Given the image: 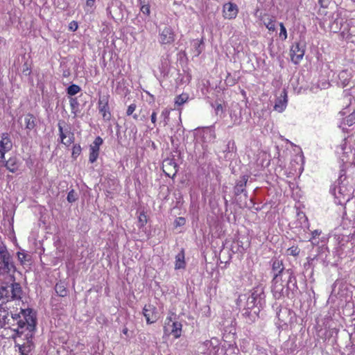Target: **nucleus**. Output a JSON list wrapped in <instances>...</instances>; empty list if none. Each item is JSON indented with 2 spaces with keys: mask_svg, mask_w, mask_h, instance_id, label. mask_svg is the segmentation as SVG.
<instances>
[{
  "mask_svg": "<svg viewBox=\"0 0 355 355\" xmlns=\"http://www.w3.org/2000/svg\"><path fill=\"white\" fill-rule=\"evenodd\" d=\"M336 153L343 163L355 165V138L349 137L343 139L336 148Z\"/></svg>",
  "mask_w": 355,
  "mask_h": 355,
  "instance_id": "f257e3e1",
  "label": "nucleus"
},
{
  "mask_svg": "<svg viewBox=\"0 0 355 355\" xmlns=\"http://www.w3.org/2000/svg\"><path fill=\"white\" fill-rule=\"evenodd\" d=\"M265 295L263 292V288L261 286H257L254 288L252 294L246 297L245 295H240L238 299V304L243 300H246L245 305V311L243 313L245 316L250 317L251 315V312L249 311L250 309H253L256 306H261L263 302L264 301Z\"/></svg>",
  "mask_w": 355,
  "mask_h": 355,
  "instance_id": "f03ea898",
  "label": "nucleus"
},
{
  "mask_svg": "<svg viewBox=\"0 0 355 355\" xmlns=\"http://www.w3.org/2000/svg\"><path fill=\"white\" fill-rule=\"evenodd\" d=\"M182 324L175 320V315L168 316L164 324V333L166 336L173 335L175 338H179L182 335Z\"/></svg>",
  "mask_w": 355,
  "mask_h": 355,
  "instance_id": "7ed1b4c3",
  "label": "nucleus"
},
{
  "mask_svg": "<svg viewBox=\"0 0 355 355\" xmlns=\"http://www.w3.org/2000/svg\"><path fill=\"white\" fill-rule=\"evenodd\" d=\"M333 194L336 198V203L345 205L353 196V189L352 187L340 184L334 189Z\"/></svg>",
  "mask_w": 355,
  "mask_h": 355,
  "instance_id": "20e7f679",
  "label": "nucleus"
},
{
  "mask_svg": "<svg viewBox=\"0 0 355 355\" xmlns=\"http://www.w3.org/2000/svg\"><path fill=\"white\" fill-rule=\"evenodd\" d=\"M292 282H287V279L284 280V277L281 275H275L272 279V291L275 297L280 298L287 293L285 286H288Z\"/></svg>",
  "mask_w": 355,
  "mask_h": 355,
  "instance_id": "39448f33",
  "label": "nucleus"
},
{
  "mask_svg": "<svg viewBox=\"0 0 355 355\" xmlns=\"http://www.w3.org/2000/svg\"><path fill=\"white\" fill-rule=\"evenodd\" d=\"M294 313L289 309L282 307L277 313V324L279 328L285 329L289 323L292 322Z\"/></svg>",
  "mask_w": 355,
  "mask_h": 355,
  "instance_id": "423d86ee",
  "label": "nucleus"
},
{
  "mask_svg": "<svg viewBox=\"0 0 355 355\" xmlns=\"http://www.w3.org/2000/svg\"><path fill=\"white\" fill-rule=\"evenodd\" d=\"M16 271V268L14 266V271L11 274L12 279L11 281L4 280L0 279V282L4 284H10V299H20L21 294V288L18 283L15 282V273Z\"/></svg>",
  "mask_w": 355,
  "mask_h": 355,
  "instance_id": "0eeeda50",
  "label": "nucleus"
},
{
  "mask_svg": "<svg viewBox=\"0 0 355 355\" xmlns=\"http://www.w3.org/2000/svg\"><path fill=\"white\" fill-rule=\"evenodd\" d=\"M305 53V45L296 42L291 48L290 55L292 62L297 64L301 62Z\"/></svg>",
  "mask_w": 355,
  "mask_h": 355,
  "instance_id": "6e6552de",
  "label": "nucleus"
},
{
  "mask_svg": "<svg viewBox=\"0 0 355 355\" xmlns=\"http://www.w3.org/2000/svg\"><path fill=\"white\" fill-rule=\"evenodd\" d=\"M109 95L105 94L99 97L98 110L105 121H110L111 119V112L109 107Z\"/></svg>",
  "mask_w": 355,
  "mask_h": 355,
  "instance_id": "1a4fd4ad",
  "label": "nucleus"
},
{
  "mask_svg": "<svg viewBox=\"0 0 355 355\" xmlns=\"http://www.w3.org/2000/svg\"><path fill=\"white\" fill-rule=\"evenodd\" d=\"M175 40V34L170 26H165L159 33V42L161 44H171Z\"/></svg>",
  "mask_w": 355,
  "mask_h": 355,
  "instance_id": "9d476101",
  "label": "nucleus"
},
{
  "mask_svg": "<svg viewBox=\"0 0 355 355\" xmlns=\"http://www.w3.org/2000/svg\"><path fill=\"white\" fill-rule=\"evenodd\" d=\"M12 148V143L8 133H3L0 140V162H4L5 154Z\"/></svg>",
  "mask_w": 355,
  "mask_h": 355,
  "instance_id": "9b49d317",
  "label": "nucleus"
},
{
  "mask_svg": "<svg viewBox=\"0 0 355 355\" xmlns=\"http://www.w3.org/2000/svg\"><path fill=\"white\" fill-rule=\"evenodd\" d=\"M272 270L276 272L275 275H281L284 277V280L287 279V282H293V279H295L288 270H284L282 261L276 259L273 261Z\"/></svg>",
  "mask_w": 355,
  "mask_h": 355,
  "instance_id": "f8f14e48",
  "label": "nucleus"
},
{
  "mask_svg": "<svg viewBox=\"0 0 355 355\" xmlns=\"http://www.w3.org/2000/svg\"><path fill=\"white\" fill-rule=\"evenodd\" d=\"M63 123H64L63 121H60L58 124L60 137L61 142L65 146H69L73 142V134L69 130L64 129L62 126Z\"/></svg>",
  "mask_w": 355,
  "mask_h": 355,
  "instance_id": "ddd939ff",
  "label": "nucleus"
},
{
  "mask_svg": "<svg viewBox=\"0 0 355 355\" xmlns=\"http://www.w3.org/2000/svg\"><path fill=\"white\" fill-rule=\"evenodd\" d=\"M103 142V139L101 137H97L90 145L89 160L91 163H94L96 161L99 155L100 146L102 145Z\"/></svg>",
  "mask_w": 355,
  "mask_h": 355,
  "instance_id": "4468645a",
  "label": "nucleus"
},
{
  "mask_svg": "<svg viewBox=\"0 0 355 355\" xmlns=\"http://www.w3.org/2000/svg\"><path fill=\"white\" fill-rule=\"evenodd\" d=\"M162 169L169 178H173L178 172V165L172 159H166L163 162Z\"/></svg>",
  "mask_w": 355,
  "mask_h": 355,
  "instance_id": "2eb2a0df",
  "label": "nucleus"
},
{
  "mask_svg": "<svg viewBox=\"0 0 355 355\" xmlns=\"http://www.w3.org/2000/svg\"><path fill=\"white\" fill-rule=\"evenodd\" d=\"M143 314L148 324H153L157 320L156 308L152 304L145 305L143 309Z\"/></svg>",
  "mask_w": 355,
  "mask_h": 355,
  "instance_id": "dca6fc26",
  "label": "nucleus"
},
{
  "mask_svg": "<svg viewBox=\"0 0 355 355\" xmlns=\"http://www.w3.org/2000/svg\"><path fill=\"white\" fill-rule=\"evenodd\" d=\"M223 16L226 19H232L237 16L238 6L233 3L229 2L223 6Z\"/></svg>",
  "mask_w": 355,
  "mask_h": 355,
  "instance_id": "f3484780",
  "label": "nucleus"
},
{
  "mask_svg": "<svg viewBox=\"0 0 355 355\" xmlns=\"http://www.w3.org/2000/svg\"><path fill=\"white\" fill-rule=\"evenodd\" d=\"M349 24H344V19L337 15L336 17L333 20L330 24V29L334 33H337L343 28V33H346L347 27L349 26Z\"/></svg>",
  "mask_w": 355,
  "mask_h": 355,
  "instance_id": "a211bd4d",
  "label": "nucleus"
},
{
  "mask_svg": "<svg viewBox=\"0 0 355 355\" xmlns=\"http://www.w3.org/2000/svg\"><path fill=\"white\" fill-rule=\"evenodd\" d=\"M287 103V92L286 89H284L281 94V96L277 98L275 101L274 110L278 112H282L286 109Z\"/></svg>",
  "mask_w": 355,
  "mask_h": 355,
  "instance_id": "6ab92c4d",
  "label": "nucleus"
},
{
  "mask_svg": "<svg viewBox=\"0 0 355 355\" xmlns=\"http://www.w3.org/2000/svg\"><path fill=\"white\" fill-rule=\"evenodd\" d=\"M25 129L27 132L33 130L36 125V118L31 114H27L24 116Z\"/></svg>",
  "mask_w": 355,
  "mask_h": 355,
  "instance_id": "aec40b11",
  "label": "nucleus"
},
{
  "mask_svg": "<svg viewBox=\"0 0 355 355\" xmlns=\"http://www.w3.org/2000/svg\"><path fill=\"white\" fill-rule=\"evenodd\" d=\"M0 164H2V165L6 167V168L12 173L17 171L19 167L17 157H10L8 161L0 162Z\"/></svg>",
  "mask_w": 355,
  "mask_h": 355,
  "instance_id": "412c9836",
  "label": "nucleus"
},
{
  "mask_svg": "<svg viewBox=\"0 0 355 355\" xmlns=\"http://www.w3.org/2000/svg\"><path fill=\"white\" fill-rule=\"evenodd\" d=\"M11 319L13 321H17V327L15 329L17 333H23L22 329L27 324L28 320L26 318L25 320H21L20 316L18 314L11 313Z\"/></svg>",
  "mask_w": 355,
  "mask_h": 355,
  "instance_id": "4be33fe9",
  "label": "nucleus"
},
{
  "mask_svg": "<svg viewBox=\"0 0 355 355\" xmlns=\"http://www.w3.org/2000/svg\"><path fill=\"white\" fill-rule=\"evenodd\" d=\"M297 223H299L300 227L304 230L309 229L308 218L303 212H299L297 214Z\"/></svg>",
  "mask_w": 355,
  "mask_h": 355,
  "instance_id": "5701e85b",
  "label": "nucleus"
},
{
  "mask_svg": "<svg viewBox=\"0 0 355 355\" xmlns=\"http://www.w3.org/2000/svg\"><path fill=\"white\" fill-rule=\"evenodd\" d=\"M6 286H2L0 288V300H2V302L4 300L8 302L10 299V284H6Z\"/></svg>",
  "mask_w": 355,
  "mask_h": 355,
  "instance_id": "b1692460",
  "label": "nucleus"
},
{
  "mask_svg": "<svg viewBox=\"0 0 355 355\" xmlns=\"http://www.w3.org/2000/svg\"><path fill=\"white\" fill-rule=\"evenodd\" d=\"M202 45H203L202 39L200 40H194L193 41L192 46H193V49L192 51H193V56L198 57L202 53V49H203Z\"/></svg>",
  "mask_w": 355,
  "mask_h": 355,
  "instance_id": "393cba45",
  "label": "nucleus"
},
{
  "mask_svg": "<svg viewBox=\"0 0 355 355\" xmlns=\"http://www.w3.org/2000/svg\"><path fill=\"white\" fill-rule=\"evenodd\" d=\"M247 182L248 177L246 176H243L241 179L238 181L234 187V192L236 195H239L244 191Z\"/></svg>",
  "mask_w": 355,
  "mask_h": 355,
  "instance_id": "a878e982",
  "label": "nucleus"
},
{
  "mask_svg": "<svg viewBox=\"0 0 355 355\" xmlns=\"http://www.w3.org/2000/svg\"><path fill=\"white\" fill-rule=\"evenodd\" d=\"M184 267H185L184 254L183 251H181L175 257V268L176 270H178V269L184 268Z\"/></svg>",
  "mask_w": 355,
  "mask_h": 355,
  "instance_id": "bb28decb",
  "label": "nucleus"
},
{
  "mask_svg": "<svg viewBox=\"0 0 355 355\" xmlns=\"http://www.w3.org/2000/svg\"><path fill=\"white\" fill-rule=\"evenodd\" d=\"M9 312L4 309H0V322L1 328L3 327L6 324H9L10 321V318H9Z\"/></svg>",
  "mask_w": 355,
  "mask_h": 355,
  "instance_id": "cd10ccee",
  "label": "nucleus"
},
{
  "mask_svg": "<svg viewBox=\"0 0 355 355\" xmlns=\"http://www.w3.org/2000/svg\"><path fill=\"white\" fill-rule=\"evenodd\" d=\"M55 293L60 297H65L67 295V290L64 282H60L55 286Z\"/></svg>",
  "mask_w": 355,
  "mask_h": 355,
  "instance_id": "c85d7f7f",
  "label": "nucleus"
},
{
  "mask_svg": "<svg viewBox=\"0 0 355 355\" xmlns=\"http://www.w3.org/2000/svg\"><path fill=\"white\" fill-rule=\"evenodd\" d=\"M69 104L71 107V113H73L75 116H76L80 112L79 109V103L76 98L70 97L69 98Z\"/></svg>",
  "mask_w": 355,
  "mask_h": 355,
  "instance_id": "c756f323",
  "label": "nucleus"
},
{
  "mask_svg": "<svg viewBox=\"0 0 355 355\" xmlns=\"http://www.w3.org/2000/svg\"><path fill=\"white\" fill-rule=\"evenodd\" d=\"M189 98V96L187 93H182L180 95H178L175 98V105L176 107H180L187 103Z\"/></svg>",
  "mask_w": 355,
  "mask_h": 355,
  "instance_id": "7c9ffc66",
  "label": "nucleus"
},
{
  "mask_svg": "<svg viewBox=\"0 0 355 355\" xmlns=\"http://www.w3.org/2000/svg\"><path fill=\"white\" fill-rule=\"evenodd\" d=\"M263 23L270 31H275V20L273 17H267L263 19Z\"/></svg>",
  "mask_w": 355,
  "mask_h": 355,
  "instance_id": "2f4dec72",
  "label": "nucleus"
},
{
  "mask_svg": "<svg viewBox=\"0 0 355 355\" xmlns=\"http://www.w3.org/2000/svg\"><path fill=\"white\" fill-rule=\"evenodd\" d=\"M140 10L143 14L149 15H150V6L148 5V0H139Z\"/></svg>",
  "mask_w": 355,
  "mask_h": 355,
  "instance_id": "473e14b6",
  "label": "nucleus"
},
{
  "mask_svg": "<svg viewBox=\"0 0 355 355\" xmlns=\"http://www.w3.org/2000/svg\"><path fill=\"white\" fill-rule=\"evenodd\" d=\"M80 91V87L77 85H71L67 88V93L71 96L76 95Z\"/></svg>",
  "mask_w": 355,
  "mask_h": 355,
  "instance_id": "72a5a7b5",
  "label": "nucleus"
},
{
  "mask_svg": "<svg viewBox=\"0 0 355 355\" xmlns=\"http://www.w3.org/2000/svg\"><path fill=\"white\" fill-rule=\"evenodd\" d=\"M54 3L60 10L67 9L69 5L67 0H54Z\"/></svg>",
  "mask_w": 355,
  "mask_h": 355,
  "instance_id": "f704fd0d",
  "label": "nucleus"
},
{
  "mask_svg": "<svg viewBox=\"0 0 355 355\" xmlns=\"http://www.w3.org/2000/svg\"><path fill=\"white\" fill-rule=\"evenodd\" d=\"M300 252V249L297 246H291L287 250V254L291 255L293 257H297L299 255Z\"/></svg>",
  "mask_w": 355,
  "mask_h": 355,
  "instance_id": "c9c22d12",
  "label": "nucleus"
},
{
  "mask_svg": "<svg viewBox=\"0 0 355 355\" xmlns=\"http://www.w3.org/2000/svg\"><path fill=\"white\" fill-rule=\"evenodd\" d=\"M280 33L279 37L282 40H286L287 38V31L283 23H279Z\"/></svg>",
  "mask_w": 355,
  "mask_h": 355,
  "instance_id": "e433bc0d",
  "label": "nucleus"
},
{
  "mask_svg": "<svg viewBox=\"0 0 355 355\" xmlns=\"http://www.w3.org/2000/svg\"><path fill=\"white\" fill-rule=\"evenodd\" d=\"M345 123L349 126L355 123V110L345 119Z\"/></svg>",
  "mask_w": 355,
  "mask_h": 355,
  "instance_id": "4c0bfd02",
  "label": "nucleus"
},
{
  "mask_svg": "<svg viewBox=\"0 0 355 355\" xmlns=\"http://www.w3.org/2000/svg\"><path fill=\"white\" fill-rule=\"evenodd\" d=\"M322 232L320 230H315L311 232V238L309 240L312 243L313 245H316V242H315V239L317 236H319L321 234Z\"/></svg>",
  "mask_w": 355,
  "mask_h": 355,
  "instance_id": "58836bf2",
  "label": "nucleus"
},
{
  "mask_svg": "<svg viewBox=\"0 0 355 355\" xmlns=\"http://www.w3.org/2000/svg\"><path fill=\"white\" fill-rule=\"evenodd\" d=\"M170 111L165 108L161 113V117L164 119V125L167 124L169 118Z\"/></svg>",
  "mask_w": 355,
  "mask_h": 355,
  "instance_id": "ea45409f",
  "label": "nucleus"
},
{
  "mask_svg": "<svg viewBox=\"0 0 355 355\" xmlns=\"http://www.w3.org/2000/svg\"><path fill=\"white\" fill-rule=\"evenodd\" d=\"M28 255L24 252H17V258L21 264H24L27 261Z\"/></svg>",
  "mask_w": 355,
  "mask_h": 355,
  "instance_id": "a19ab883",
  "label": "nucleus"
},
{
  "mask_svg": "<svg viewBox=\"0 0 355 355\" xmlns=\"http://www.w3.org/2000/svg\"><path fill=\"white\" fill-rule=\"evenodd\" d=\"M67 200L69 202H75L76 200V193L73 190H71L70 191L69 193H68V195H67Z\"/></svg>",
  "mask_w": 355,
  "mask_h": 355,
  "instance_id": "79ce46f5",
  "label": "nucleus"
},
{
  "mask_svg": "<svg viewBox=\"0 0 355 355\" xmlns=\"http://www.w3.org/2000/svg\"><path fill=\"white\" fill-rule=\"evenodd\" d=\"M157 115V110L156 109L153 111L151 116H150L151 123L153 124L154 127L156 126Z\"/></svg>",
  "mask_w": 355,
  "mask_h": 355,
  "instance_id": "37998d69",
  "label": "nucleus"
},
{
  "mask_svg": "<svg viewBox=\"0 0 355 355\" xmlns=\"http://www.w3.org/2000/svg\"><path fill=\"white\" fill-rule=\"evenodd\" d=\"M136 105L135 103H132V104H130L128 109H127V111H126V114L128 116H130L132 114V113L135 112V110H136Z\"/></svg>",
  "mask_w": 355,
  "mask_h": 355,
  "instance_id": "c03bdc74",
  "label": "nucleus"
},
{
  "mask_svg": "<svg viewBox=\"0 0 355 355\" xmlns=\"http://www.w3.org/2000/svg\"><path fill=\"white\" fill-rule=\"evenodd\" d=\"M80 152H81V148L80 146H73V152H72L73 155H80Z\"/></svg>",
  "mask_w": 355,
  "mask_h": 355,
  "instance_id": "a18cd8bd",
  "label": "nucleus"
},
{
  "mask_svg": "<svg viewBox=\"0 0 355 355\" xmlns=\"http://www.w3.org/2000/svg\"><path fill=\"white\" fill-rule=\"evenodd\" d=\"M331 0H319V3L323 8H327Z\"/></svg>",
  "mask_w": 355,
  "mask_h": 355,
  "instance_id": "49530a36",
  "label": "nucleus"
},
{
  "mask_svg": "<svg viewBox=\"0 0 355 355\" xmlns=\"http://www.w3.org/2000/svg\"><path fill=\"white\" fill-rule=\"evenodd\" d=\"M176 225H183L185 223V219L182 217H179L175 220Z\"/></svg>",
  "mask_w": 355,
  "mask_h": 355,
  "instance_id": "de8ad7c7",
  "label": "nucleus"
},
{
  "mask_svg": "<svg viewBox=\"0 0 355 355\" xmlns=\"http://www.w3.org/2000/svg\"><path fill=\"white\" fill-rule=\"evenodd\" d=\"M95 4V0H86V6L87 7L93 8Z\"/></svg>",
  "mask_w": 355,
  "mask_h": 355,
  "instance_id": "09e8293b",
  "label": "nucleus"
},
{
  "mask_svg": "<svg viewBox=\"0 0 355 355\" xmlns=\"http://www.w3.org/2000/svg\"><path fill=\"white\" fill-rule=\"evenodd\" d=\"M212 345V343L210 340H206L202 344V346L204 347L209 348Z\"/></svg>",
  "mask_w": 355,
  "mask_h": 355,
  "instance_id": "8fccbe9b",
  "label": "nucleus"
},
{
  "mask_svg": "<svg viewBox=\"0 0 355 355\" xmlns=\"http://www.w3.org/2000/svg\"><path fill=\"white\" fill-rule=\"evenodd\" d=\"M69 28L72 31H76L78 28V24L75 21H73L70 24Z\"/></svg>",
  "mask_w": 355,
  "mask_h": 355,
  "instance_id": "3c124183",
  "label": "nucleus"
},
{
  "mask_svg": "<svg viewBox=\"0 0 355 355\" xmlns=\"http://www.w3.org/2000/svg\"><path fill=\"white\" fill-rule=\"evenodd\" d=\"M347 33H349V35H354L355 34V26H350L349 30L347 31Z\"/></svg>",
  "mask_w": 355,
  "mask_h": 355,
  "instance_id": "603ef678",
  "label": "nucleus"
},
{
  "mask_svg": "<svg viewBox=\"0 0 355 355\" xmlns=\"http://www.w3.org/2000/svg\"><path fill=\"white\" fill-rule=\"evenodd\" d=\"M223 110V107L220 104H218L216 108V111L218 113L220 110Z\"/></svg>",
  "mask_w": 355,
  "mask_h": 355,
  "instance_id": "864d4df0",
  "label": "nucleus"
},
{
  "mask_svg": "<svg viewBox=\"0 0 355 355\" xmlns=\"http://www.w3.org/2000/svg\"><path fill=\"white\" fill-rule=\"evenodd\" d=\"M128 329H127V328H124V329H123V333L124 334H125V335L128 334Z\"/></svg>",
  "mask_w": 355,
  "mask_h": 355,
  "instance_id": "5fc2aeb1",
  "label": "nucleus"
},
{
  "mask_svg": "<svg viewBox=\"0 0 355 355\" xmlns=\"http://www.w3.org/2000/svg\"><path fill=\"white\" fill-rule=\"evenodd\" d=\"M133 118H134V119L137 120L138 119V115L137 114H134L133 115Z\"/></svg>",
  "mask_w": 355,
  "mask_h": 355,
  "instance_id": "6e6d98bb",
  "label": "nucleus"
},
{
  "mask_svg": "<svg viewBox=\"0 0 355 355\" xmlns=\"http://www.w3.org/2000/svg\"><path fill=\"white\" fill-rule=\"evenodd\" d=\"M254 319H255V316H253V319H250V321L253 322L254 320Z\"/></svg>",
  "mask_w": 355,
  "mask_h": 355,
  "instance_id": "4d7b16f0",
  "label": "nucleus"
},
{
  "mask_svg": "<svg viewBox=\"0 0 355 355\" xmlns=\"http://www.w3.org/2000/svg\"><path fill=\"white\" fill-rule=\"evenodd\" d=\"M344 73H345V71H342V72L340 73V76H342V75H343V74H344Z\"/></svg>",
  "mask_w": 355,
  "mask_h": 355,
  "instance_id": "13d9d810",
  "label": "nucleus"
},
{
  "mask_svg": "<svg viewBox=\"0 0 355 355\" xmlns=\"http://www.w3.org/2000/svg\"><path fill=\"white\" fill-rule=\"evenodd\" d=\"M230 144H231V141H229V142H228V144H227L228 148H230Z\"/></svg>",
  "mask_w": 355,
  "mask_h": 355,
  "instance_id": "bf43d9fd",
  "label": "nucleus"
}]
</instances>
